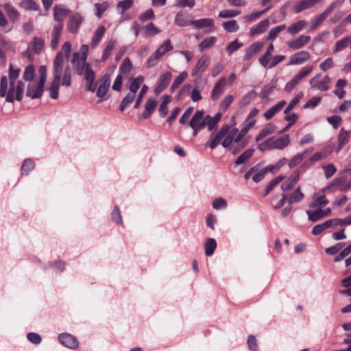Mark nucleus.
Returning a JSON list of instances; mask_svg holds the SVG:
<instances>
[{
  "label": "nucleus",
  "instance_id": "1",
  "mask_svg": "<svg viewBox=\"0 0 351 351\" xmlns=\"http://www.w3.org/2000/svg\"><path fill=\"white\" fill-rule=\"evenodd\" d=\"M68 60L67 58L64 56L62 52H58L53 60V80L52 81L49 89L50 97L53 99L58 98V90L60 86L61 77L62 73L64 72L65 67L69 66L67 64Z\"/></svg>",
  "mask_w": 351,
  "mask_h": 351
},
{
  "label": "nucleus",
  "instance_id": "2",
  "mask_svg": "<svg viewBox=\"0 0 351 351\" xmlns=\"http://www.w3.org/2000/svg\"><path fill=\"white\" fill-rule=\"evenodd\" d=\"M20 69L13 64H10L9 66V95L7 96L6 101L12 102L14 99L21 101L23 95L25 85L21 81H18L15 87V83L19 76Z\"/></svg>",
  "mask_w": 351,
  "mask_h": 351
},
{
  "label": "nucleus",
  "instance_id": "3",
  "mask_svg": "<svg viewBox=\"0 0 351 351\" xmlns=\"http://www.w3.org/2000/svg\"><path fill=\"white\" fill-rule=\"evenodd\" d=\"M290 143V136L289 134L281 137L272 136L267 138L264 142L258 145V149L261 152L271 149H283Z\"/></svg>",
  "mask_w": 351,
  "mask_h": 351
},
{
  "label": "nucleus",
  "instance_id": "4",
  "mask_svg": "<svg viewBox=\"0 0 351 351\" xmlns=\"http://www.w3.org/2000/svg\"><path fill=\"white\" fill-rule=\"evenodd\" d=\"M144 81V77L142 75H139L135 78L130 79L129 90L130 93L121 101L119 110L123 111L126 107L130 105L134 100L136 93L139 89L141 85Z\"/></svg>",
  "mask_w": 351,
  "mask_h": 351
},
{
  "label": "nucleus",
  "instance_id": "5",
  "mask_svg": "<svg viewBox=\"0 0 351 351\" xmlns=\"http://www.w3.org/2000/svg\"><path fill=\"white\" fill-rule=\"evenodd\" d=\"M172 49L173 45L171 44V40L169 39L166 40L148 58L147 61V66L148 68L155 66L158 64L160 58L167 52L170 51Z\"/></svg>",
  "mask_w": 351,
  "mask_h": 351
},
{
  "label": "nucleus",
  "instance_id": "6",
  "mask_svg": "<svg viewBox=\"0 0 351 351\" xmlns=\"http://www.w3.org/2000/svg\"><path fill=\"white\" fill-rule=\"evenodd\" d=\"M321 74H317L309 81L311 88L322 92L327 91L330 88V78L328 75H325L322 80H319Z\"/></svg>",
  "mask_w": 351,
  "mask_h": 351
},
{
  "label": "nucleus",
  "instance_id": "7",
  "mask_svg": "<svg viewBox=\"0 0 351 351\" xmlns=\"http://www.w3.org/2000/svg\"><path fill=\"white\" fill-rule=\"evenodd\" d=\"M229 130L230 126L228 125H223L217 132H214L210 135L209 139L206 143V145L209 146L211 149H214L228 132Z\"/></svg>",
  "mask_w": 351,
  "mask_h": 351
},
{
  "label": "nucleus",
  "instance_id": "8",
  "mask_svg": "<svg viewBox=\"0 0 351 351\" xmlns=\"http://www.w3.org/2000/svg\"><path fill=\"white\" fill-rule=\"evenodd\" d=\"M190 25L196 29L205 28L207 33H211L215 31L216 27L214 24V20L210 18H204L197 20L191 21Z\"/></svg>",
  "mask_w": 351,
  "mask_h": 351
},
{
  "label": "nucleus",
  "instance_id": "9",
  "mask_svg": "<svg viewBox=\"0 0 351 351\" xmlns=\"http://www.w3.org/2000/svg\"><path fill=\"white\" fill-rule=\"evenodd\" d=\"M44 90V85L40 82H31L27 88L26 95L32 99L40 98Z\"/></svg>",
  "mask_w": 351,
  "mask_h": 351
},
{
  "label": "nucleus",
  "instance_id": "10",
  "mask_svg": "<svg viewBox=\"0 0 351 351\" xmlns=\"http://www.w3.org/2000/svg\"><path fill=\"white\" fill-rule=\"evenodd\" d=\"M82 71V75L86 80V88L90 92H94L96 89V86L95 84V73L94 71L91 69L90 65L88 66H86Z\"/></svg>",
  "mask_w": 351,
  "mask_h": 351
},
{
  "label": "nucleus",
  "instance_id": "11",
  "mask_svg": "<svg viewBox=\"0 0 351 351\" xmlns=\"http://www.w3.org/2000/svg\"><path fill=\"white\" fill-rule=\"evenodd\" d=\"M99 87L97 90V97L101 99V101L106 99L105 96L109 90L110 86V78L108 75H104L99 82Z\"/></svg>",
  "mask_w": 351,
  "mask_h": 351
},
{
  "label": "nucleus",
  "instance_id": "12",
  "mask_svg": "<svg viewBox=\"0 0 351 351\" xmlns=\"http://www.w3.org/2000/svg\"><path fill=\"white\" fill-rule=\"evenodd\" d=\"M310 58L311 55L308 51H300L290 57L289 62L287 63V66L302 64L308 61Z\"/></svg>",
  "mask_w": 351,
  "mask_h": 351
},
{
  "label": "nucleus",
  "instance_id": "13",
  "mask_svg": "<svg viewBox=\"0 0 351 351\" xmlns=\"http://www.w3.org/2000/svg\"><path fill=\"white\" fill-rule=\"evenodd\" d=\"M210 58L207 55L202 56L197 60L192 72V75L195 76L204 72L209 66Z\"/></svg>",
  "mask_w": 351,
  "mask_h": 351
},
{
  "label": "nucleus",
  "instance_id": "14",
  "mask_svg": "<svg viewBox=\"0 0 351 351\" xmlns=\"http://www.w3.org/2000/svg\"><path fill=\"white\" fill-rule=\"evenodd\" d=\"M300 171L297 169L281 185V189L284 192L289 191L297 184L300 178Z\"/></svg>",
  "mask_w": 351,
  "mask_h": 351
},
{
  "label": "nucleus",
  "instance_id": "15",
  "mask_svg": "<svg viewBox=\"0 0 351 351\" xmlns=\"http://www.w3.org/2000/svg\"><path fill=\"white\" fill-rule=\"evenodd\" d=\"M226 85V79L221 77L215 84L210 94L213 100L218 99L223 94Z\"/></svg>",
  "mask_w": 351,
  "mask_h": 351
},
{
  "label": "nucleus",
  "instance_id": "16",
  "mask_svg": "<svg viewBox=\"0 0 351 351\" xmlns=\"http://www.w3.org/2000/svg\"><path fill=\"white\" fill-rule=\"evenodd\" d=\"M204 111L203 110H197L193 114L192 119L189 122V126L191 128L203 129L204 125Z\"/></svg>",
  "mask_w": 351,
  "mask_h": 351
},
{
  "label": "nucleus",
  "instance_id": "17",
  "mask_svg": "<svg viewBox=\"0 0 351 351\" xmlns=\"http://www.w3.org/2000/svg\"><path fill=\"white\" fill-rule=\"evenodd\" d=\"M72 63L76 73L79 75H82V71L86 69V66L90 65L86 60L80 59V53H73Z\"/></svg>",
  "mask_w": 351,
  "mask_h": 351
},
{
  "label": "nucleus",
  "instance_id": "18",
  "mask_svg": "<svg viewBox=\"0 0 351 351\" xmlns=\"http://www.w3.org/2000/svg\"><path fill=\"white\" fill-rule=\"evenodd\" d=\"M59 341L65 347L70 349H75L78 347V341L76 338L69 333H63L59 335Z\"/></svg>",
  "mask_w": 351,
  "mask_h": 351
},
{
  "label": "nucleus",
  "instance_id": "19",
  "mask_svg": "<svg viewBox=\"0 0 351 351\" xmlns=\"http://www.w3.org/2000/svg\"><path fill=\"white\" fill-rule=\"evenodd\" d=\"M310 40V36L300 35L297 38L288 41L287 46L293 50L300 49L305 46Z\"/></svg>",
  "mask_w": 351,
  "mask_h": 351
},
{
  "label": "nucleus",
  "instance_id": "20",
  "mask_svg": "<svg viewBox=\"0 0 351 351\" xmlns=\"http://www.w3.org/2000/svg\"><path fill=\"white\" fill-rule=\"evenodd\" d=\"M265 175L263 169H258L256 167H254L245 174L244 178L245 180L252 178L254 182H258L264 178Z\"/></svg>",
  "mask_w": 351,
  "mask_h": 351
},
{
  "label": "nucleus",
  "instance_id": "21",
  "mask_svg": "<svg viewBox=\"0 0 351 351\" xmlns=\"http://www.w3.org/2000/svg\"><path fill=\"white\" fill-rule=\"evenodd\" d=\"M69 10L62 5H56L53 8V16L57 23H62L69 14Z\"/></svg>",
  "mask_w": 351,
  "mask_h": 351
},
{
  "label": "nucleus",
  "instance_id": "22",
  "mask_svg": "<svg viewBox=\"0 0 351 351\" xmlns=\"http://www.w3.org/2000/svg\"><path fill=\"white\" fill-rule=\"evenodd\" d=\"M263 47V43L260 42H256L250 45L245 50L244 60H250L251 58L256 56Z\"/></svg>",
  "mask_w": 351,
  "mask_h": 351
},
{
  "label": "nucleus",
  "instance_id": "23",
  "mask_svg": "<svg viewBox=\"0 0 351 351\" xmlns=\"http://www.w3.org/2000/svg\"><path fill=\"white\" fill-rule=\"evenodd\" d=\"M82 21L83 18L79 14H75L71 16L68 23V28L69 31L73 33L77 32Z\"/></svg>",
  "mask_w": 351,
  "mask_h": 351
},
{
  "label": "nucleus",
  "instance_id": "24",
  "mask_svg": "<svg viewBox=\"0 0 351 351\" xmlns=\"http://www.w3.org/2000/svg\"><path fill=\"white\" fill-rule=\"evenodd\" d=\"M157 104L158 102L155 99L152 97L149 98L145 104V110L141 114L142 118H149L155 110Z\"/></svg>",
  "mask_w": 351,
  "mask_h": 351
},
{
  "label": "nucleus",
  "instance_id": "25",
  "mask_svg": "<svg viewBox=\"0 0 351 351\" xmlns=\"http://www.w3.org/2000/svg\"><path fill=\"white\" fill-rule=\"evenodd\" d=\"M313 148L306 149L302 152L295 154L289 162V166L290 168H293L300 162H301L311 152H312Z\"/></svg>",
  "mask_w": 351,
  "mask_h": 351
},
{
  "label": "nucleus",
  "instance_id": "26",
  "mask_svg": "<svg viewBox=\"0 0 351 351\" xmlns=\"http://www.w3.org/2000/svg\"><path fill=\"white\" fill-rule=\"evenodd\" d=\"M244 137L241 136L239 133L235 135L234 138V143L237 144L232 149V154L236 155L238 154L245 145L248 143V141L246 139L243 140Z\"/></svg>",
  "mask_w": 351,
  "mask_h": 351
},
{
  "label": "nucleus",
  "instance_id": "27",
  "mask_svg": "<svg viewBox=\"0 0 351 351\" xmlns=\"http://www.w3.org/2000/svg\"><path fill=\"white\" fill-rule=\"evenodd\" d=\"M244 137L241 136L239 133L235 135L234 138V143L237 144L232 149V154L236 155L238 154L245 145L248 143V141L246 139L243 140Z\"/></svg>",
  "mask_w": 351,
  "mask_h": 351
},
{
  "label": "nucleus",
  "instance_id": "28",
  "mask_svg": "<svg viewBox=\"0 0 351 351\" xmlns=\"http://www.w3.org/2000/svg\"><path fill=\"white\" fill-rule=\"evenodd\" d=\"M269 21L267 19L261 21L260 23L253 26L250 31L251 36L264 32L269 27Z\"/></svg>",
  "mask_w": 351,
  "mask_h": 351
},
{
  "label": "nucleus",
  "instance_id": "29",
  "mask_svg": "<svg viewBox=\"0 0 351 351\" xmlns=\"http://www.w3.org/2000/svg\"><path fill=\"white\" fill-rule=\"evenodd\" d=\"M276 129V127L273 123L267 124L263 129H262L258 134L255 137L256 142L260 141L266 136L273 134Z\"/></svg>",
  "mask_w": 351,
  "mask_h": 351
},
{
  "label": "nucleus",
  "instance_id": "30",
  "mask_svg": "<svg viewBox=\"0 0 351 351\" xmlns=\"http://www.w3.org/2000/svg\"><path fill=\"white\" fill-rule=\"evenodd\" d=\"M106 27L103 25L99 26L95 31L94 35L91 40V45L93 47H95L97 45V44L101 41L103 38L105 32Z\"/></svg>",
  "mask_w": 351,
  "mask_h": 351
},
{
  "label": "nucleus",
  "instance_id": "31",
  "mask_svg": "<svg viewBox=\"0 0 351 351\" xmlns=\"http://www.w3.org/2000/svg\"><path fill=\"white\" fill-rule=\"evenodd\" d=\"M238 132L237 128H234L230 130L223 137V140L221 141V145L224 148L229 147L234 143V138Z\"/></svg>",
  "mask_w": 351,
  "mask_h": 351
},
{
  "label": "nucleus",
  "instance_id": "32",
  "mask_svg": "<svg viewBox=\"0 0 351 351\" xmlns=\"http://www.w3.org/2000/svg\"><path fill=\"white\" fill-rule=\"evenodd\" d=\"M217 37L210 36L204 38L199 45L198 49L200 52L214 46L217 42Z\"/></svg>",
  "mask_w": 351,
  "mask_h": 351
},
{
  "label": "nucleus",
  "instance_id": "33",
  "mask_svg": "<svg viewBox=\"0 0 351 351\" xmlns=\"http://www.w3.org/2000/svg\"><path fill=\"white\" fill-rule=\"evenodd\" d=\"M306 24V23L305 21L300 20V21H297L296 23L291 25L287 28V32L290 35L294 36L296 34H298V32H300V31H302L303 29V28L305 27Z\"/></svg>",
  "mask_w": 351,
  "mask_h": 351
},
{
  "label": "nucleus",
  "instance_id": "34",
  "mask_svg": "<svg viewBox=\"0 0 351 351\" xmlns=\"http://www.w3.org/2000/svg\"><path fill=\"white\" fill-rule=\"evenodd\" d=\"M304 197V194L301 191V187L298 186L294 191L290 195L288 202L289 204L301 202Z\"/></svg>",
  "mask_w": 351,
  "mask_h": 351
},
{
  "label": "nucleus",
  "instance_id": "35",
  "mask_svg": "<svg viewBox=\"0 0 351 351\" xmlns=\"http://www.w3.org/2000/svg\"><path fill=\"white\" fill-rule=\"evenodd\" d=\"M171 98L169 95H165L162 97V102L159 106V114L162 117H166L168 113L167 106L170 103Z\"/></svg>",
  "mask_w": 351,
  "mask_h": 351
},
{
  "label": "nucleus",
  "instance_id": "36",
  "mask_svg": "<svg viewBox=\"0 0 351 351\" xmlns=\"http://www.w3.org/2000/svg\"><path fill=\"white\" fill-rule=\"evenodd\" d=\"M217 247V242L215 239L209 238L206 239L204 243L205 254L208 256H210L213 254Z\"/></svg>",
  "mask_w": 351,
  "mask_h": 351
},
{
  "label": "nucleus",
  "instance_id": "37",
  "mask_svg": "<svg viewBox=\"0 0 351 351\" xmlns=\"http://www.w3.org/2000/svg\"><path fill=\"white\" fill-rule=\"evenodd\" d=\"M328 202L326 195H323L315 197V199L308 204V206L311 208H321L328 204Z\"/></svg>",
  "mask_w": 351,
  "mask_h": 351
},
{
  "label": "nucleus",
  "instance_id": "38",
  "mask_svg": "<svg viewBox=\"0 0 351 351\" xmlns=\"http://www.w3.org/2000/svg\"><path fill=\"white\" fill-rule=\"evenodd\" d=\"M115 45H116V40H114L113 39L110 40L107 43L104 49L102 56H101V61L102 62H105L110 56L112 51L114 48Z\"/></svg>",
  "mask_w": 351,
  "mask_h": 351
},
{
  "label": "nucleus",
  "instance_id": "39",
  "mask_svg": "<svg viewBox=\"0 0 351 351\" xmlns=\"http://www.w3.org/2000/svg\"><path fill=\"white\" fill-rule=\"evenodd\" d=\"M350 132L346 131L343 128L340 130L338 136V151L340 150L348 141Z\"/></svg>",
  "mask_w": 351,
  "mask_h": 351
},
{
  "label": "nucleus",
  "instance_id": "40",
  "mask_svg": "<svg viewBox=\"0 0 351 351\" xmlns=\"http://www.w3.org/2000/svg\"><path fill=\"white\" fill-rule=\"evenodd\" d=\"M311 8H313V5L310 0H302L293 6V10L295 13L298 14Z\"/></svg>",
  "mask_w": 351,
  "mask_h": 351
},
{
  "label": "nucleus",
  "instance_id": "41",
  "mask_svg": "<svg viewBox=\"0 0 351 351\" xmlns=\"http://www.w3.org/2000/svg\"><path fill=\"white\" fill-rule=\"evenodd\" d=\"M254 152L253 148L246 149L242 154H241L235 160V164L239 165L245 163L250 158H251Z\"/></svg>",
  "mask_w": 351,
  "mask_h": 351
},
{
  "label": "nucleus",
  "instance_id": "42",
  "mask_svg": "<svg viewBox=\"0 0 351 351\" xmlns=\"http://www.w3.org/2000/svg\"><path fill=\"white\" fill-rule=\"evenodd\" d=\"M132 68V64L131 60L129 58H125L119 67V75L122 76L123 75H128L130 73Z\"/></svg>",
  "mask_w": 351,
  "mask_h": 351
},
{
  "label": "nucleus",
  "instance_id": "43",
  "mask_svg": "<svg viewBox=\"0 0 351 351\" xmlns=\"http://www.w3.org/2000/svg\"><path fill=\"white\" fill-rule=\"evenodd\" d=\"M13 51V48L10 44L5 40L0 38V58L4 60L5 54L8 52Z\"/></svg>",
  "mask_w": 351,
  "mask_h": 351
},
{
  "label": "nucleus",
  "instance_id": "44",
  "mask_svg": "<svg viewBox=\"0 0 351 351\" xmlns=\"http://www.w3.org/2000/svg\"><path fill=\"white\" fill-rule=\"evenodd\" d=\"M349 42V37H345L336 42L332 48L333 53H337L346 49L348 47Z\"/></svg>",
  "mask_w": 351,
  "mask_h": 351
},
{
  "label": "nucleus",
  "instance_id": "45",
  "mask_svg": "<svg viewBox=\"0 0 351 351\" xmlns=\"http://www.w3.org/2000/svg\"><path fill=\"white\" fill-rule=\"evenodd\" d=\"M9 95V83L6 76H3L0 80V97Z\"/></svg>",
  "mask_w": 351,
  "mask_h": 351
},
{
  "label": "nucleus",
  "instance_id": "46",
  "mask_svg": "<svg viewBox=\"0 0 351 351\" xmlns=\"http://www.w3.org/2000/svg\"><path fill=\"white\" fill-rule=\"evenodd\" d=\"M309 221L315 222L323 218L322 210L321 208L315 210H307L306 211Z\"/></svg>",
  "mask_w": 351,
  "mask_h": 351
},
{
  "label": "nucleus",
  "instance_id": "47",
  "mask_svg": "<svg viewBox=\"0 0 351 351\" xmlns=\"http://www.w3.org/2000/svg\"><path fill=\"white\" fill-rule=\"evenodd\" d=\"M45 47L44 40L40 37H35L32 41V50L34 53H38L42 51Z\"/></svg>",
  "mask_w": 351,
  "mask_h": 351
},
{
  "label": "nucleus",
  "instance_id": "48",
  "mask_svg": "<svg viewBox=\"0 0 351 351\" xmlns=\"http://www.w3.org/2000/svg\"><path fill=\"white\" fill-rule=\"evenodd\" d=\"M71 71L69 66H66L62 75V85L63 86L69 87L71 86Z\"/></svg>",
  "mask_w": 351,
  "mask_h": 351
},
{
  "label": "nucleus",
  "instance_id": "49",
  "mask_svg": "<svg viewBox=\"0 0 351 351\" xmlns=\"http://www.w3.org/2000/svg\"><path fill=\"white\" fill-rule=\"evenodd\" d=\"M0 29L4 32H9L12 29V26L9 25L8 20L0 10Z\"/></svg>",
  "mask_w": 351,
  "mask_h": 351
},
{
  "label": "nucleus",
  "instance_id": "50",
  "mask_svg": "<svg viewBox=\"0 0 351 351\" xmlns=\"http://www.w3.org/2000/svg\"><path fill=\"white\" fill-rule=\"evenodd\" d=\"M222 27L228 32H235L239 29V26L235 20H231L223 23Z\"/></svg>",
  "mask_w": 351,
  "mask_h": 351
},
{
  "label": "nucleus",
  "instance_id": "51",
  "mask_svg": "<svg viewBox=\"0 0 351 351\" xmlns=\"http://www.w3.org/2000/svg\"><path fill=\"white\" fill-rule=\"evenodd\" d=\"M144 32L146 36H153L160 32V30L152 23L144 27Z\"/></svg>",
  "mask_w": 351,
  "mask_h": 351
},
{
  "label": "nucleus",
  "instance_id": "52",
  "mask_svg": "<svg viewBox=\"0 0 351 351\" xmlns=\"http://www.w3.org/2000/svg\"><path fill=\"white\" fill-rule=\"evenodd\" d=\"M134 0H123L119 1L117 5V12L123 14L125 10L130 8Z\"/></svg>",
  "mask_w": 351,
  "mask_h": 351
},
{
  "label": "nucleus",
  "instance_id": "53",
  "mask_svg": "<svg viewBox=\"0 0 351 351\" xmlns=\"http://www.w3.org/2000/svg\"><path fill=\"white\" fill-rule=\"evenodd\" d=\"M190 22L191 21L187 20L186 16L181 12H178L176 15L174 23L178 26L184 27L190 25Z\"/></svg>",
  "mask_w": 351,
  "mask_h": 351
},
{
  "label": "nucleus",
  "instance_id": "54",
  "mask_svg": "<svg viewBox=\"0 0 351 351\" xmlns=\"http://www.w3.org/2000/svg\"><path fill=\"white\" fill-rule=\"evenodd\" d=\"M34 73H35L34 66L32 64H29L25 69V71H24L23 75V77L24 80H25V81L32 82V80L34 77Z\"/></svg>",
  "mask_w": 351,
  "mask_h": 351
},
{
  "label": "nucleus",
  "instance_id": "55",
  "mask_svg": "<svg viewBox=\"0 0 351 351\" xmlns=\"http://www.w3.org/2000/svg\"><path fill=\"white\" fill-rule=\"evenodd\" d=\"M276 88V83L271 82L265 85L262 89L260 96L263 99H266L273 92Z\"/></svg>",
  "mask_w": 351,
  "mask_h": 351
},
{
  "label": "nucleus",
  "instance_id": "56",
  "mask_svg": "<svg viewBox=\"0 0 351 351\" xmlns=\"http://www.w3.org/2000/svg\"><path fill=\"white\" fill-rule=\"evenodd\" d=\"M330 221L326 220L322 223L315 226L312 230V234L314 235H318L323 231L330 228Z\"/></svg>",
  "mask_w": 351,
  "mask_h": 351
},
{
  "label": "nucleus",
  "instance_id": "57",
  "mask_svg": "<svg viewBox=\"0 0 351 351\" xmlns=\"http://www.w3.org/2000/svg\"><path fill=\"white\" fill-rule=\"evenodd\" d=\"M109 3L107 1H104L101 3L95 4L96 9L95 15L97 18L100 19L104 12L108 9Z\"/></svg>",
  "mask_w": 351,
  "mask_h": 351
},
{
  "label": "nucleus",
  "instance_id": "58",
  "mask_svg": "<svg viewBox=\"0 0 351 351\" xmlns=\"http://www.w3.org/2000/svg\"><path fill=\"white\" fill-rule=\"evenodd\" d=\"M21 6L25 10H37L39 5L34 0H22Z\"/></svg>",
  "mask_w": 351,
  "mask_h": 351
},
{
  "label": "nucleus",
  "instance_id": "59",
  "mask_svg": "<svg viewBox=\"0 0 351 351\" xmlns=\"http://www.w3.org/2000/svg\"><path fill=\"white\" fill-rule=\"evenodd\" d=\"M188 73L186 71L182 72L173 81L171 89L172 91L178 88V86L184 81L187 77Z\"/></svg>",
  "mask_w": 351,
  "mask_h": 351
},
{
  "label": "nucleus",
  "instance_id": "60",
  "mask_svg": "<svg viewBox=\"0 0 351 351\" xmlns=\"http://www.w3.org/2000/svg\"><path fill=\"white\" fill-rule=\"evenodd\" d=\"M284 179L283 176H279L273 179L265 188L264 196H266L278 184L281 182Z\"/></svg>",
  "mask_w": 351,
  "mask_h": 351
},
{
  "label": "nucleus",
  "instance_id": "61",
  "mask_svg": "<svg viewBox=\"0 0 351 351\" xmlns=\"http://www.w3.org/2000/svg\"><path fill=\"white\" fill-rule=\"evenodd\" d=\"M155 19V14L152 9H148L145 12H142L139 15V20L142 22H146L149 20H152Z\"/></svg>",
  "mask_w": 351,
  "mask_h": 351
},
{
  "label": "nucleus",
  "instance_id": "62",
  "mask_svg": "<svg viewBox=\"0 0 351 351\" xmlns=\"http://www.w3.org/2000/svg\"><path fill=\"white\" fill-rule=\"evenodd\" d=\"M243 46L241 43H239L237 39L230 43L226 48V50L229 56H230L234 51L239 49Z\"/></svg>",
  "mask_w": 351,
  "mask_h": 351
},
{
  "label": "nucleus",
  "instance_id": "63",
  "mask_svg": "<svg viewBox=\"0 0 351 351\" xmlns=\"http://www.w3.org/2000/svg\"><path fill=\"white\" fill-rule=\"evenodd\" d=\"M257 95V93L255 90H250L247 92L241 100V104L243 106H246L249 104L252 100H253Z\"/></svg>",
  "mask_w": 351,
  "mask_h": 351
},
{
  "label": "nucleus",
  "instance_id": "64",
  "mask_svg": "<svg viewBox=\"0 0 351 351\" xmlns=\"http://www.w3.org/2000/svg\"><path fill=\"white\" fill-rule=\"evenodd\" d=\"M326 19V17L322 13L318 16H315L311 21V29H317Z\"/></svg>",
  "mask_w": 351,
  "mask_h": 351
}]
</instances>
